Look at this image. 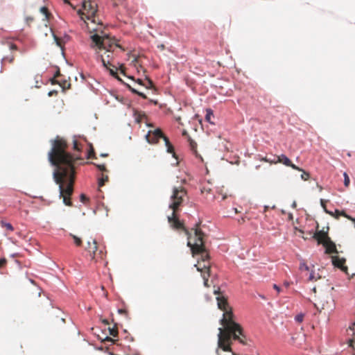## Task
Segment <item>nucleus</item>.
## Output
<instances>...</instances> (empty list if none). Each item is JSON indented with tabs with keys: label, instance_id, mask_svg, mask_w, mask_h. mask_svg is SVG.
Returning a JSON list of instances; mask_svg holds the SVG:
<instances>
[{
	"label": "nucleus",
	"instance_id": "1",
	"mask_svg": "<svg viewBox=\"0 0 355 355\" xmlns=\"http://www.w3.org/2000/svg\"><path fill=\"white\" fill-rule=\"evenodd\" d=\"M68 145L65 139L57 136L52 141V148L49 153L51 163L57 166L53 173L56 184L59 185L60 198L67 206H72L71 196L73 192L75 181V158L67 151Z\"/></svg>",
	"mask_w": 355,
	"mask_h": 355
},
{
	"label": "nucleus",
	"instance_id": "2",
	"mask_svg": "<svg viewBox=\"0 0 355 355\" xmlns=\"http://www.w3.org/2000/svg\"><path fill=\"white\" fill-rule=\"evenodd\" d=\"M217 295L216 300L219 309L223 311V318L220 324L223 327L218 328V349L216 354L219 355L218 349L224 352H232L233 340H238L242 345H247V338L244 334L243 329L240 324L234 320V315L232 308L229 306L227 299L220 291V289L214 291Z\"/></svg>",
	"mask_w": 355,
	"mask_h": 355
},
{
	"label": "nucleus",
	"instance_id": "3",
	"mask_svg": "<svg viewBox=\"0 0 355 355\" xmlns=\"http://www.w3.org/2000/svg\"><path fill=\"white\" fill-rule=\"evenodd\" d=\"M90 37L92 41L91 47L95 50L96 60L102 62L103 67L110 71V75L122 82L118 76V69L111 64L114 49L121 48V46L116 42L114 38L110 37L103 31L94 33Z\"/></svg>",
	"mask_w": 355,
	"mask_h": 355
},
{
	"label": "nucleus",
	"instance_id": "4",
	"mask_svg": "<svg viewBox=\"0 0 355 355\" xmlns=\"http://www.w3.org/2000/svg\"><path fill=\"white\" fill-rule=\"evenodd\" d=\"M195 241L194 243L191 244V238L188 246L191 248L193 256L200 254V258L198 260L197 264L195 266L197 268L198 271L201 272V276L204 280V285L209 287L208 280L210 277V263L209 254L203 245L202 233L196 230L195 232Z\"/></svg>",
	"mask_w": 355,
	"mask_h": 355
},
{
	"label": "nucleus",
	"instance_id": "5",
	"mask_svg": "<svg viewBox=\"0 0 355 355\" xmlns=\"http://www.w3.org/2000/svg\"><path fill=\"white\" fill-rule=\"evenodd\" d=\"M97 10L96 4L89 0H83L82 5L81 18L83 20H88L87 26L90 33H99L103 26V24L96 18V12Z\"/></svg>",
	"mask_w": 355,
	"mask_h": 355
},
{
	"label": "nucleus",
	"instance_id": "6",
	"mask_svg": "<svg viewBox=\"0 0 355 355\" xmlns=\"http://www.w3.org/2000/svg\"><path fill=\"white\" fill-rule=\"evenodd\" d=\"M187 200V191L184 187L181 185L173 187L168 207L174 212H178Z\"/></svg>",
	"mask_w": 355,
	"mask_h": 355
},
{
	"label": "nucleus",
	"instance_id": "7",
	"mask_svg": "<svg viewBox=\"0 0 355 355\" xmlns=\"http://www.w3.org/2000/svg\"><path fill=\"white\" fill-rule=\"evenodd\" d=\"M176 213L177 212H174L173 211L171 216H168V221L171 224V227L176 230H180V229L183 230L184 231V232L186 233V234L188 236V242H189V239L191 238V244L194 243L196 230H199L202 234V239L203 245H205V241H204L205 234L199 227L200 223L196 224V227L191 229V231L193 232V236H192L189 233L188 230L184 226V224L178 219V217L177 216ZM188 243H187V244Z\"/></svg>",
	"mask_w": 355,
	"mask_h": 355
},
{
	"label": "nucleus",
	"instance_id": "8",
	"mask_svg": "<svg viewBox=\"0 0 355 355\" xmlns=\"http://www.w3.org/2000/svg\"><path fill=\"white\" fill-rule=\"evenodd\" d=\"M329 230V227H327ZM318 244H322L325 248L327 254L338 253L336 244L331 240L328 236V231L319 230L317 231L313 236Z\"/></svg>",
	"mask_w": 355,
	"mask_h": 355
},
{
	"label": "nucleus",
	"instance_id": "9",
	"mask_svg": "<svg viewBox=\"0 0 355 355\" xmlns=\"http://www.w3.org/2000/svg\"><path fill=\"white\" fill-rule=\"evenodd\" d=\"M6 45L10 53L3 55L2 58L1 63L3 64H6V63L12 64L15 61L17 51L19 52L21 54H24L27 52L26 47L19 48L16 44L12 42H7Z\"/></svg>",
	"mask_w": 355,
	"mask_h": 355
},
{
	"label": "nucleus",
	"instance_id": "10",
	"mask_svg": "<svg viewBox=\"0 0 355 355\" xmlns=\"http://www.w3.org/2000/svg\"><path fill=\"white\" fill-rule=\"evenodd\" d=\"M86 250L90 253L92 259L95 261L103 260L106 256V252L103 249L98 250L97 242L95 239L87 242Z\"/></svg>",
	"mask_w": 355,
	"mask_h": 355
},
{
	"label": "nucleus",
	"instance_id": "11",
	"mask_svg": "<svg viewBox=\"0 0 355 355\" xmlns=\"http://www.w3.org/2000/svg\"><path fill=\"white\" fill-rule=\"evenodd\" d=\"M264 161L267 162H269V163H274V164H277V163H282L287 166H291L292 168L295 169V170H297V171H302V169L300 168H299L298 166H297L296 165L293 164L291 161L290 160V159H288L286 155H279V156H276V155H274L272 156V158H270V157H266L264 159H263Z\"/></svg>",
	"mask_w": 355,
	"mask_h": 355
},
{
	"label": "nucleus",
	"instance_id": "12",
	"mask_svg": "<svg viewBox=\"0 0 355 355\" xmlns=\"http://www.w3.org/2000/svg\"><path fill=\"white\" fill-rule=\"evenodd\" d=\"M345 261L346 260L344 258H340L338 256L332 257V263L334 266L340 268L342 271L347 273V267L345 266Z\"/></svg>",
	"mask_w": 355,
	"mask_h": 355
},
{
	"label": "nucleus",
	"instance_id": "13",
	"mask_svg": "<svg viewBox=\"0 0 355 355\" xmlns=\"http://www.w3.org/2000/svg\"><path fill=\"white\" fill-rule=\"evenodd\" d=\"M347 334L351 338H349V346L355 349V322L347 329Z\"/></svg>",
	"mask_w": 355,
	"mask_h": 355
},
{
	"label": "nucleus",
	"instance_id": "14",
	"mask_svg": "<svg viewBox=\"0 0 355 355\" xmlns=\"http://www.w3.org/2000/svg\"><path fill=\"white\" fill-rule=\"evenodd\" d=\"M166 135H146V141L150 144H156L160 139H163Z\"/></svg>",
	"mask_w": 355,
	"mask_h": 355
},
{
	"label": "nucleus",
	"instance_id": "15",
	"mask_svg": "<svg viewBox=\"0 0 355 355\" xmlns=\"http://www.w3.org/2000/svg\"><path fill=\"white\" fill-rule=\"evenodd\" d=\"M306 275L308 276L309 282H313L322 279V276L313 269H311Z\"/></svg>",
	"mask_w": 355,
	"mask_h": 355
},
{
	"label": "nucleus",
	"instance_id": "16",
	"mask_svg": "<svg viewBox=\"0 0 355 355\" xmlns=\"http://www.w3.org/2000/svg\"><path fill=\"white\" fill-rule=\"evenodd\" d=\"M326 213L338 219L340 216H344L347 219H352V216L347 215L344 211H339L336 209L334 212L326 211Z\"/></svg>",
	"mask_w": 355,
	"mask_h": 355
},
{
	"label": "nucleus",
	"instance_id": "17",
	"mask_svg": "<svg viewBox=\"0 0 355 355\" xmlns=\"http://www.w3.org/2000/svg\"><path fill=\"white\" fill-rule=\"evenodd\" d=\"M163 140L165 141L166 146L167 147V152L169 153H172L173 156L175 157V153L174 152V148L173 145L170 143V141L168 137H163Z\"/></svg>",
	"mask_w": 355,
	"mask_h": 355
},
{
	"label": "nucleus",
	"instance_id": "18",
	"mask_svg": "<svg viewBox=\"0 0 355 355\" xmlns=\"http://www.w3.org/2000/svg\"><path fill=\"white\" fill-rule=\"evenodd\" d=\"M52 84H59L60 87L63 89H69L71 87V83L67 80L58 81V80H51Z\"/></svg>",
	"mask_w": 355,
	"mask_h": 355
},
{
	"label": "nucleus",
	"instance_id": "19",
	"mask_svg": "<svg viewBox=\"0 0 355 355\" xmlns=\"http://www.w3.org/2000/svg\"><path fill=\"white\" fill-rule=\"evenodd\" d=\"M188 141L189 142L191 150L196 154V156H198L196 142L191 139L190 137L188 138Z\"/></svg>",
	"mask_w": 355,
	"mask_h": 355
},
{
	"label": "nucleus",
	"instance_id": "20",
	"mask_svg": "<svg viewBox=\"0 0 355 355\" xmlns=\"http://www.w3.org/2000/svg\"><path fill=\"white\" fill-rule=\"evenodd\" d=\"M299 269L302 272H306V274L311 270L309 267L306 265V263L304 262V261H302L300 263Z\"/></svg>",
	"mask_w": 355,
	"mask_h": 355
},
{
	"label": "nucleus",
	"instance_id": "21",
	"mask_svg": "<svg viewBox=\"0 0 355 355\" xmlns=\"http://www.w3.org/2000/svg\"><path fill=\"white\" fill-rule=\"evenodd\" d=\"M108 180H109V178H108L107 175L102 174L101 178H99V180H98V187H101L104 186L105 183L106 182H107Z\"/></svg>",
	"mask_w": 355,
	"mask_h": 355
},
{
	"label": "nucleus",
	"instance_id": "22",
	"mask_svg": "<svg viewBox=\"0 0 355 355\" xmlns=\"http://www.w3.org/2000/svg\"><path fill=\"white\" fill-rule=\"evenodd\" d=\"M219 146L223 148V150L230 151L232 149V145L228 141H222L220 144H219Z\"/></svg>",
	"mask_w": 355,
	"mask_h": 355
},
{
	"label": "nucleus",
	"instance_id": "23",
	"mask_svg": "<svg viewBox=\"0 0 355 355\" xmlns=\"http://www.w3.org/2000/svg\"><path fill=\"white\" fill-rule=\"evenodd\" d=\"M128 89L134 94H136L137 95H139V96L142 97L143 98L146 99L147 97L146 96L142 93V92H140L139 91H137V89H135V88L132 87L130 85H127Z\"/></svg>",
	"mask_w": 355,
	"mask_h": 355
},
{
	"label": "nucleus",
	"instance_id": "24",
	"mask_svg": "<svg viewBox=\"0 0 355 355\" xmlns=\"http://www.w3.org/2000/svg\"><path fill=\"white\" fill-rule=\"evenodd\" d=\"M214 116L213 112L210 109H207L206 110V115H205V120L207 122H209L210 123H213V122L211 121V118Z\"/></svg>",
	"mask_w": 355,
	"mask_h": 355
},
{
	"label": "nucleus",
	"instance_id": "25",
	"mask_svg": "<svg viewBox=\"0 0 355 355\" xmlns=\"http://www.w3.org/2000/svg\"><path fill=\"white\" fill-rule=\"evenodd\" d=\"M1 227H5L6 230H8L10 232H12L14 230V227L10 223L2 221L1 223Z\"/></svg>",
	"mask_w": 355,
	"mask_h": 355
},
{
	"label": "nucleus",
	"instance_id": "26",
	"mask_svg": "<svg viewBox=\"0 0 355 355\" xmlns=\"http://www.w3.org/2000/svg\"><path fill=\"white\" fill-rule=\"evenodd\" d=\"M70 236L73 238L74 243L76 244V246L82 245V240L79 237H78L72 234H70Z\"/></svg>",
	"mask_w": 355,
	"mask_h": 355
},
{
	"label": "nucleus",
	"instance_id": "27",
	"mask_svg": "<svg viewBox=\"0 0 355 355\" xmlns=\"http://www.w3.org/2000/svg\"><path fill=\"white\" fill-rule=\"evenodd\" d=\"M108 330H109L110 334L111 336H112L114 337L117 336V335H118V329H117V328L116 327H109Z\"/></svg>",
	"mask_w": 355,
	"mask_h": 355
},
{
	"label": "nucleus",
	"instance_id": "28",
	"mask_svg": "<svg viewBox=\"0 0 355 355\" xmlns=\"http://www.w3.org/2000/svg\"><path fill=\"white\" fill-rule=\"evenodd\" d=\"M40 12L44 15L45 19H47L49 18L50 13L46 7H42L40 8Z\"/></svg>",
	"mask_w": 355,
	"mask_h": 355
},
{
	"label": "nucleus",
	"instance_id": "29",
	"mask_svg": "<svg viewBox=\"0 0 355 355\" xmlns=\"http://www.w3.org/2000/svg\"><path fill=\"white\" fill-rule=\"evenodd\" d=\"M304 313H299L295 317V320L296 322L301 323L304 320Z\"/></svg>",
	"mask_w": 355,
	"mask_h": 355
},
{
	"label": "nucleus",
	"instance_id": "30",
	"mask_svg": "<svg viewBox=\"0 0 355 355\" xmlns=\"http://www.w3.org/2000/svg\"><path fill=\"white\" fill-rule=\"evenodd\" d=\"M343 175H344V184L345 187H347L349 185V182H350L349 178L348 175L347 174V173H344Z\"/></svg>",
	"mask_w": 355,
	"mask_h": 355
},
{
	"label": "nucleus",
	"instance_id": "31",
	"mask_svg": "<svg viewBox=\"0 0 355 355\" xmlns=\"http://www.w3.org/2000/svg\"><path fill=\"white\" fill-rule=\"evenodd\" d=\"M301 171L303 172L302 174L301 175V178L304 180H307L310 177V174L309 173L303 171L302 169Z\"/></svg>",
	"mask_w": 355,
	"mask_h": 355
},
{
	"label": "nucleus",
	"instance_id": "32",
	"mask_svg": "<svg viewBox=\"0 0 355 355\" xmlns=\"http://www.w3.org/2000/svg\"><path fill=\"white\" fill-rule=\"evenodd\" d=\"M80 201L84 204L87 203L89 201V198L83 193H82L80 196Z\"/></svg>",
	"mask_w": 355,
	"mask_h": 355
},
{
	"label": "nucleus",
	"instance_id": "33",
	"mask_svg": "<svg viewBox=\"0 0 355 355\" xmlns=\"http://www.w3.org/2000/svg\"><path fill=\"white\" fill-rule=\"evenodd\" d=\"M147 133H155V134H157V133H163L162 130L160 128H155L154 130H148Z\"/></svg>",
	"mask_w": 355,
	"mask_h": 355
},
{
	"label": "nucleus",
	"instance_id": "34",
	"mask_svg": "<svg viewBox=\"0 0 355 355\" xmlns=\"http://www.w3.org/2000/svg\"><path fill=\"white\" fill-rule=\"evenodd\" d=\"M7 261L6 259H0V269L6 266Z\"/></svg>",
	"mask_w": 355,
	"mask_h": 355
},
{
	"label": "nucleus",
	"instance_id": "35",
	"mask_svg": "<svg viewBox=\"0 0 355 355\" xmlns=\"http://www.w3.org/2000/svg\"><path fill=\"white\" fill-rule=\"evenodd\" d=\"M96 167L101 171H106L107 169H106V167H105V164H97L96 165Z\"/></svg>",
	"mask_w": 355,
	"mask_h": 355
},
{
	"label": "nucleus",
	"instance_id": "36",
	"mask_svg": "<svg viewBox=\"0 0 355 355\" xmlns=\"http://www.w3.org/2000/svg\"><path fill=\"white\" fill-rule=\"evenodd\" d=\"M73 149L77 151H79L80 150L79 148L78 143L76 139L73 140Z\"/></svg>",
	"mask_w": 355,
	"mask_h": 355
},
{
	"label": "nucleus",
	"instance_id": "37",
	"mask_svg": "<svg viewBox=\"0 0 355 355\" xmlns=\"http://www.w3.org/2000/svg\"><path fill=\"white\" fill-rule=\"evenodd\" d=\"M326 202H327V201L325 200H324V199L320 200V205L324 208L325 211H327L326 209Z\"/></svg>",
	"mask_w": 355,
	"mask_h": 355
},
{
	"label": "nucleus",
	"instance_id": "38",
	"mask_svg": "<svg viewBox=\"0 0 355 355\" xmlns=\"http://www.w3.org/2000/svg\"><path fill=\"white\" fill-rule=\"evenodd\" d=\"M118 312L120 314H124L125 315H127V314H128V311L125 309H119Z\"/></svg>",
	"mask_w": 355,
	"mask_h": 355
},
{
	"label": "nucleus",
	"instance_id": "39",
	"mask_svg": "<svg viewBox=\"0 0 355 355\" xmlns=\"http://www.w3.org/2000/svg\"><path fill=\"white\" fill-rule=\"evenodd\" d=\"M60 76V70L58 69V70L56 71V73H55L54 77H53V78L52 79V80H56V78H57L58 77H59Z\"/></svg>",
	"mask_w": 355,
	"mask_h": 355
},
{
	"label": "nucleus",
	"instance_id": "40",
	"mask_svg": "<svg viewBox=\"0 0 355 355\" xmlns=\"http://www.w3.org/2000/svg\"><path fill=\"white\" fill-rule=\"evenodd\" d=\"M119 69L121 71V73L123 75H125V67H124L123 64H121L120 67H119Z\"/></svg>",
	"mask_w": 355,
	"mask_h": 355
},
{
	"label": "nucleus",
	"instance_id": "41",
	"mask_svg": "<svg viewBox=\"0 0 355 355\" xmlns=\"http://www.w3.org/2000/svg\"><path fill=\"white\" fill-rule=\"evenodd\" d=\"M146 117H145V116H144V117H141V119H140V120H139V122H140V121H142L143 120H144V121H145V122H146V123H147V122H146ZM146 125H147L148 126H149V127L152 126V125H151V124H150V123H146Z\"/></svg>",
	"mask_w": 355,
	"mask_h": 355
},
{
	"label": "nucleus",
	"instance_id": "42",
	"mask_svg": "<svg viewBox=\"0 0 355 355\" xmlns=\"http://www.w3.org/2000/svg\"><path fill=\"white\" fill-rule=\"evenodd\" d=\"M273 288H275V289L278 293H279V292H280V288H279L277 285L274 284V285H273Z\"/></svg>",
	"mask_w": 355,
	"mask_h": 355
},
{
	"label": "nucleus",
	"instance_id": "43",
	"mask_svg": "<svg viewBox=\"0 0 355 355\" xmlns=\"http://www.w3.org/2000/svg\"><path fill=\"white\" fill-rule=\"evenodd\" d=\"M54 94H56L57 92L56 91H51L49 92V96H52Z\"/></svg>",
	"mask_w": 355,
	"mask_h": 355
},
{
	"label": "nucleus",
	"instance_id": "44",
	"mask_svg": "<svg viewBox=\"0 0 355 355\" xmlns=\"http://www.w3.org/2000/svg\"><path fill=\"white\" fill-rule=\"evenodd\" d=\"M94 153L93 150L89 153L88 158H91L94 155Z\"/></svg>",
	"mask_w": 355,
	"mask_h": 355
},
{
	"label": "nucleus",
	"instance_id": "45",
	"mask_svg": "<svg viewBox=\"0 0 355 355\" xmlns=\"http://www.w3.org/2000/svg\"><path fill=\"white\" fill-rule=\"evenodd\" d=\"M26 20H27L28 22L33 21V18H32V17H27Z\"/></svg>",
	"mask_w": 355,
	"mask_h": 355
},
{
	"label": "nucleus",
	"instance_id": "46",
	"mask_svg": "<svg viewBox=\"0 0 355 355\" xmlns=\"http://www.w3.org/2000/svg\"><path fill=\"white\" fill-rule=\"evenodd\" d=\"M106 340L114 342V340L112 338H110V337H107L106 338Z\"/></svg>",
	"mask_w": 355,
	"mask_h": 355
},
{
	"label": "nucleus",
	"instance_id": "47",
	"mask_svg": "<svg viewBox=\"0 0 355 355\" xmlns=\"http://www.w3.org/2000/svg\"><path fill=\"white\" fill-rule=\"evenodd\" d=\"M148 83L150 87L153 85V82L150 79H148Z\"/></svg>",
	"mask_w": 355,
	"mask_h": 355
},
{
	"label": "nucleus",
	"instance_id": "48",
	"mask_svg": "<svg viewBox=\"0 0 355 355\" xmlns=\"http://www.w3.org/2000/svg\"><path fill=\"white\" fill-rule=\"evenodd\" d=\"M132 62H135V66L136 67H137V58H135Z\"/></svg>",
	"mask_w": 355,
	"mask_h": 355
},
{
	"label": "nucleus",
	"instance_id": "49",
	"mask_svg": "<svg viewBox=\"0 0 355 355\" xmlns=\"http://www.w3.org/2000/svg\"><path fill=\"white\" fill-rule=\"evenodd\" d=\"M137 83H138L139 85H143L142 80H141V79H138V80H137Z\"/></svg>",
	"mask_w": 355,
	"mask_h": 355
},
{
	"label": "nucleus",
	"instance_id": "50",
	"mask_svg": "<svg viewBox=\"0 0 355 355\" xmlns=\"http://www.w3.org/2000/svg\"><path fill=\"white\" fill-rule=\"evenodd\" d=\"M103 322L104 324H109V322H108L107 320H103Z\"/></svg>",
	"mask_w": 355,
	"mask_h": 355
},
{
	"label": "nucleus",
	"instance_id": "51",
	"mask_svg": "<svg viewBox=\"0 0 355 355\" xmlns=\"http://www.w3.org/2000/svg\"><path fill=\"white\" fill-rule=\"evenodd\" d=\"M316 289H317L316 286H314L312 290L314 293H316Z\"/></svg>",
	"mask_w": 355,
	"mask_h": 355
},
{
	"label": "nucleus",
	"instance_id": "52",
	"mask_svg": "<svg viewBox=\"0 0 355 355\" xmlns=\"http://www.w3.org/2000/svg\"><path fill=\"white\" fill-rule=\"evenodd\" d=\"M107 155V154H102L101 156L102 157H106Z\"/></svg>",
	"mask_w": 355,
	"mask_h": 355
},
{
	"label": "nucleus",
	"instance_id": "53",
	"mask_svg": "<svg viewBox=\"0 0 355 355\" xmlns=\"http://www.w3.org/2000/svg\"><path fill=\"white\" fill-rule=\"evenodd\" d=\"M160 47H161L162 49H164V46L163 44H162V45L160 46Z\"/></svg>",
	"mask_w": 355,
	"mask_h": 355
},
{
	"label": "nucleus",
	"instance_id": "54",
	"mask_svg": "<svg viewBox=\"0 0 355 355\" xmlns=\"http://www.w3.org/2000/svg\"><path fill=\"white\" fill-rule=\"evenodd\" d=\"M182 133L185 134V133H187V132H186V130H184Z\"/></svg>",
	"mask_w": 355,
	"mask_h": 355
},
{
	"label": "nucleus",
	"instance_id": "55",
	"mask_svg": "<svg viewBox=\"0 0 355 355\" xmlns=\"http://www.w3.org/2000/svg\"><path fill=\"white\" fill-rule=\"evenodd\" d=\"M113 6H117V4H116V3H113Z\"/></svg>",
	"mask_w": 355,
	"mask_h": 355
},
{
	"label": "nucleus",
	"instance_id": "56",
	"mask_svg": "<svg viewBox=\"0 0 355 355\" xmlns=\"http://www.w3.org/2000/svg\"><path fill=\"white\" fill-rule=\"evenodd\" d=\"M285 285H286V286H289V284H288V283H285Z\"/></svg>",
	"mask_w": 355,
	"mask_h": 355
},
{
	"label": "nucleus",
	"instance_id": "57",
	"mask_svg": "<svg viewBox=\"0 0 355 355\" xmlns=\"http://www.w3.org/2000/svg\"><path fill=\"white\" fill-rule=\"evenodd\" d=\"M65 3H68V0H63Z\"/></svg>",
	"mask_w": 355,
	"mask_h": 355
},
{
	"label": "nucleus",
	"instance_id": "58",
	"mask_svg": "<svg viewBox=\"0 0 355 355\" xmlns=\"http://www.w3.org/2000/svg\"><path fill=\"white\" fill-rule=\"evenodd\" d=\"M232 355H237V354H236L235 353H234V352H233V353H232Z\"/></svg>",
	"mask_w": 355,
	"mask_h": 355
}]
</instances>
